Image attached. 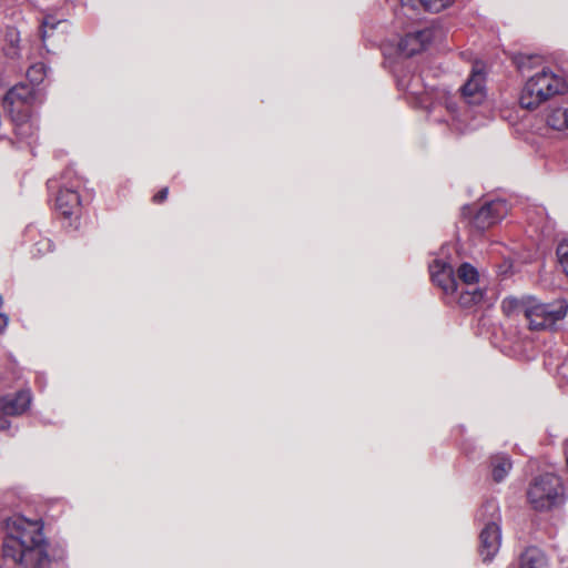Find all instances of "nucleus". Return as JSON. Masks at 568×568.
Returning <instances> with one entry per match:
<instances>
[{
  "instance_id": "obj_1",
  "label": "nucleus",
  "mask_w": 568,
  "mask_h": 568,
  "mask_svg": "<svg viewBox=\"0 0 568 568\" xmlns=\"http://www.w3.org/2000/svg\"><path fill=\"white\" fill-rule=\"evenodd\" d=\"M39 520L13 516L6 521V537L2 552L6 561L17 568H47L49 565L48 542Z\"/></svg>"
},
{
  "instance_id": "obj_2",
  "label": "nucleus",
  "mask_w": 568,
  "mask_h": 568,
  "mask_svg": "<svg viewBox=\"0 0 568 568\" xmlns=\"http://www.w3.org/2000/svg\"><path fill=\"white\" fill-rule=\"evenodd\" d=\"M501 310L509 317L523 315L530 331H545L552 328L566 316L568 306L565 301L542 303L535 296L525 295L505 297Z\"/></svg>"
},
{
  "instance_id": "obj_3",
  "label": "nucleus",
  "mask_w": 568,
  "mask_h": 568,
  "mask_svg": "<svg viewBox=\"0 0 568 568\" xmlns=\"http://www.w3.org/2000/svg\"><path fill=\"white\" fill-rule=\"evenodd\" d=\"M566 90L565 80L549 69H542L526 81L519 97L523 108L534 110L541 103Z\"/></svg>"
},
{
  "instance_id": "obj_4",
  "label": "nucleus",
  "mask_w": 568,
  "mask_h": 568,
  "mask_svg": "<svg viewBox=\"0 0 568 568\" xmlns=\"http://www.w3.org/2000/svg\"><path fill=\"white\" fill-rule=\"evenodd\" d=\"M429 273L433 283L438 286L445 295L454 297L463 307H470L484 298V291L477 287L460 290L456 280L454 267L449 262L434 260L429 265Z\"/></svg>"
},
{
  "instance_id": "obj_5",
  "label": "nucleus",
  "mask_w": 568,
  "mask_h": 568,
  "mask_svg": "<svg viewBox=\"0 0 568 568\" xmlns=\"http://www.w3.org/2000/svg\"><path fill=\"white\" fill-rule=\"evenodd\" d=\"M530 506L538 511L550 510L564 501V487L560 478L551 473L536 477L527 489Z\"/></svg>"
},
{
  "instance_id": "obj_6",
  "label": "nucleus",
  "mask_w": 568,
  "mask_h": 568,
  "mask_svg": "<svg viewBox=\"0 0 568 568\" xmlns=\"http://www.w3.org/2000/svg\"><path fill=\"white\" fill-rule=\"evenodd\" d=\"M477 518L486 521L479 535V555L483 561H490L501 544L500 515L496 501L485 503L478 510Z\"/></svg>"
},
{
  "instance_id": "obj_7",
  "label": "nucleus",
  "mask_w": 568,
  "mask_h": 568,
  "mask_svg": "<svg viewBox=\"0 0 568 568\" xmlns=\"http://www.w3.org/2000/svg\"><path fill=\"white\" fill-rule=\"evenodd\" d=\"M34 99V89L26 83L12 87L3 98V108L12 114L13 119L20 121L17 124V135L24 136L32 130V125L27 121L29 106Z\"/></svg>"
},
{
  "instance_id": "obj_8",
  "label": "nucleus",
  "mask_w": 568,
  "mask_h": 568,
  "mask_svg": "<svg viewBox=\"0 0 568 568\" xmlns=\"http://www.w3.org/2000/svg\"><path fill=\"white\" fill-rule=\"evenodd\" d=\"M508 204L505 200H494L485 203L474 216V225L478 230H486L499 221L508 213Z\"/></svg>"
},
{
  "instance_id": "obj_9",
  "label": "nucleus",
  "mask_w": 568,
  "mask_h": 568,
  "mask_svg": "<svg viewBox=\"0 0 568 568\" xmlns=\"http://www.w3.org/2000/svg\"><path fill=\"white\" fill-rule=\"evenodd\" d=\"M462 94L469 105H479L486 98L485 75L474 69L467 82L462 87Z\"/></svg>"
},
{
  "instance_id": "obj_10",
  "label": "nucleus",
  "mask_w": 568,
  "mask_h": 568,
  "mask_svg": "<svg viewBox=\"0 0 568 568\" xmlns=\"http://www.w3.org/2000/svg\"><path fill=\"white\" fill-rule=\"evenodd\" d=\"M31 403L29 390H20L17 394H8L0 397V413L18 416L23 414Z\"/></svg>"
},
{
  "instance_id": "obj_11",
  "label": "nucleus",
  "mask_w": 568,
  "mask_h": 568,
  "mask_svg": "<svg viewBox=\"0 0 568 568\" xmlns=\"http://www.w3.org/2000/svg\"><path fill=\"white\" fill-rule=\"evenodd\" d=\"M430 41V32L428 30H419L407 33L399 42V51L406 57H412L420 52Z\"/></svg>"
},
{
  "instance_id": "obj_12",
  "label": "nucleus",
  "mask_w": 568,
  "mask_h": 568,
  "mask_svg": "<svg viewBox=\"0 0 568 568\" xmlns=\"http://www.w3.org/2000/svg\"><path fill=\"white\" fill-rule=\"evenodd\" d=\"M80 205V196L73 189L64 187L59 191L57 196V209L64 216L73 214L74 210Z\"/></svg>"
},
{
  "instance_id": "obj_13",
  "label": "nucleus",
  "mask_w": 568,
  "mask_h": 568,
  "mask_svg": "<svg viewBox=\"0 0 568 568\" xmlns=\"http://www.w3.org/2000/svg\"><path fill=\"white\" fill-rule=\"evenodd\" d=\"M454 0H414L408 9V18L414 19L415 13L419 9L429 12H439L453 3Z\"/></svg>"
},
{
  "instance_id": "obj_14",
  "label": "nucleus",
  "mask_w": 568,
  "mask_h": 568,
  "mask_svg": "<svg viewBox=\"0 0 568 568\" xmlns=\"http://www.w3.org/2000/svg\"><path fill=\"white\" fill-rule=\"evenodd\" d=\"M547 560L537 547L527 548L520 557V568H546Z\"/></svg>"
},
{
  "instance_id": "obj_15",
  "label": "nucleus",
  "mask_w": 568,
  "mask_h": 568,
  "mask_svg": "<svg viewBox=\"0 0 568 568\" xmlns=\"http://www.w3.org/2000/svg\"><path fill=\"white\" fill-rule=\"evenodd\" d=\"M513 467L511 460L507 455H496L491 457V474L496 483L503 481Z\"/></svg>"
},
{
  "instance_id": "obj_16",
  "label": "nucleus",
  "mask_w": 568,
  "mask_h": 568,
  "mask_svg": "<svg viewBox=\"0 0 568 568\" xmlns=\"http://www.w3.org/2000/svg\"><path fill=\"white\" fill-rule=\"evenodd\" d=\"M457 276L467 286L475 285L479 280V273L470 263H463L457 270Z\"/></svg>"
},
{
  "instance_id": "obj_17",
  "label": "nucleus",
  "mask_w": 568,
  "mask_h": 568,
  "mask_svg": "<svg viewBox=\"0 0 568 568\" xmlns=\"http://www.w3.org/2000/svg\"><path fill=\"white\" fill-rule=\"evenodd\" d=\"M547 123L556 130L568 129V108L555 110L548 116Z\"/></svg>"
},
{
  "instance_id": "obj_18",
  "label": "nucleus",
  "mask_w": 568,
  "mask_h": 568,
  "mask_svg": "<svg viewBox=\"0 0 568 568\" xmlns=\"http://www.w3.org/2000/svg\"><path fill=\"white\" fill-rule=\"evenodd\" d=\"M62 20H57L53 16H45L40 26L41 39L45 43L47 39L52 34Z\"/></svg>"
},
{
  "instance_id": "obj_19",
  "label": "nucleus",
  "mask_w": 568,
  "mask_h": 568,
  "mask_svg": "<svg viewBox=\"0 0 568 568\" xmlns=\"http://www.w3.org/2000/svg\"><path fill=\"white\" fill-rule=\"evenodd\" d=\"M47 75V67L39 62L32 64L27 71V78L32 84H40Z\"/></svg>"
},
{
  "instance_id": "obj_20",
  "label": "nucleus",
  "mask_w": 568,
  "mask_h": 568,
  "mask_svg": "<svg viewBox=\"0 0 568 568\" xmlns=\"http://www.w3.org/2000/svg\"><path fill=\"white\" fill-rule=\"evenodd\" d=\"M419 82V77H412L409 80H406L405 77L398 79L397 84L399 89L406 90L414 95H418L420 92L417 88Z\"/></svg>"
},
{
  "instance_id": "obj_21",
  "label": "nucleus",
  "mask_w": 568,
  "mask_h": 568,
  "mask_svg": "<svg viewBox=\"0 0 568 568\" xmlns=\"http://www.w3.org/2000/svg\"><path fill=\"white\" fill-rule=\"evenodd\" d=\"M558 261L568 276V242H561L557 247Z\"/></svg>"
},
{
  "instance_id": "obj_22",
  "label": "nucleus",
  "mask_w": 568,
  "mask_h": 568,
  "mask_svg": "<svg viewBox=\"0 0 568 568\" xmlns=\"http://www.w3.org/2000/svg\"><path fill=\"white\" fill-rule=\"evenodd\" d=\"M168 193H169L168 187L162 189L161 191H159V192L153 196V201H154L155 203H161V202H163V201L168 197Z\"/></svg>"
},
{
  "instance_id": "obj_23",
  "label": "nucleus",
  "mask_w": 568,
  "mask_h": 568,
  "mask_svg": "<svg viewBox=\"0 0 568 568\" xmlns=\"http://www.w3.org/2000/svg\"><path fill=\"white\" fill-rule=\"evenodd\" d=\"M9 415H4L0 413V430H7L10 428V420L8 419Z\"/></svg>"
},
{
  "instance_id": "obj_24",
  "label": "nucleus",
  "mask_w": 568,
  "mask_h": 568,
  "mask_svg": "<svg viewBox=\"0 0 568 568\" xmlns=\"http://www.w3.org/2000/svg\"><path fill=\"white\" fill-rule=\"evenodd\" d=\"M414 0H400V12L404 16H408V9Z\"/></svg>"
},
{
  "instance_id": "obj_25",
  "label": "nucleus",
  "mask_w": 568,
  "mask_h": 568,
  "mask_svg": "<svg viewBox=\"0 0 568 568\" xmlns=\"http://www.w3.org/2000/svg\"><path fill=\"white\" fill-rule=\"evenodd\" d=\"M8 323H9V317L6 314L0 313V334H2L4 332V329L8 326Z\"/></svg>"
},
{
  "instance_id": "obj_26",
  "label": "nucleus",
  "mask_w": 568,
  "mask_h": 568,
  "mask_svg": "<svg viewBox=\"0 0 568 568\" xmlns=\"http://www.w3.org/2000/svg\"><path fill=\"white\" fill-rule=\"evenodd\" d=\"M478 125H479V123H469V124H467V125H466V128H465V129L474 130V129H476Z\"/></svg>"
},
{
  "instance_id": "obj_27",
  "label": "nucleus",
  "mask_w": 568,
  "mask_h": 568,
  "mask_svg": "<svg viewBox=\"0 0 568 568\" xmlns=\"http://www.w3.org/2000/svg\"><path fill=\"white\" fill-rule=\"evenodd\" d=\"M447 109L449 110L450 113H455V108L452 104H448Z\"/></svg>"
},
{
  "instance_id": "obj_28",
  "label": "nucleus",
  "mask_w": 568,
  "mask_h": 568,
  "mask_svg": "<svg viewBox=\"0 0 568 568\" xmlns=\"http://www.w3.org/2000/svg\"><path fill=\"white\" fill-rule=\"evenodd\" d=\"M43 244H44V245H47V247L49 248V247H50V240H45V241L43 242Z\"/></svg>"
},
{
  "instance_id": "obj_29",
  "label": "nucleus",
  "mask_w": 568,
  "mask_h": 568,
  "mask_svg": "<svg viewBox=\"0 0 568 568\" xmlns=\"http://www.w3.org/2000/svg\"><path fill=\"white\" fill-rule=\"evenodd\" d=\"M3 304V300H2V296L0 295V307L2 306Z\"/></svg>"
},
{
  "instance_id": "obj_30",
  "label": "nucleus",
  "mask_w": 568,
  "mask_h": 568,
  "mask_svg": "<svg viewBox=\"0 0 568 568\" xmlns=\"http://www.w3.org/2000/svg\"><path fill=\"white\" fill-rule=\"evenodd\" d=\"M464 116H465V118H466V116H468V111H465V112H464Z\"/></svg>"
}]
</instances>
